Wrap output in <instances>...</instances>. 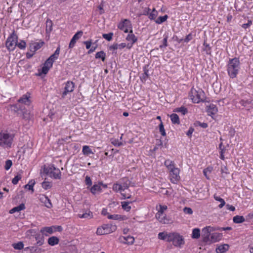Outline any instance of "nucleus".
I'll return each instance as SVG.
<instances>
[{
	"instance_id": "obj_1",
	"label": "nucleus",
	"mask_w": 253,
	"mask_h": 253,
	"mask_svg": "<svg viewBox=\"0 0 253 253\" xmlns=\"http://www.w3.org/2000/svg\"><path fill=\"white\" fill-rule=\"evenodd\" d=\"M227 72L230 78L237 77L241 68V63L238 58L230 59L227 64Z\"/></svg>"
},
{
	"instance_id": "obj_2",
	"label": "nucleus",
	"mask_w": 253,
	"mask_h": 253,
	"mask_svg": "<svg viewBox=\"0 0 253 253\" xmlns=\"http://www.w3.org/2000/svg\"><path fill=\"white\" fill-rule=\"evenodd\" d=\"M129 184L127 182L117 183L113 185V190L116 192H120L122 196V199H129L131 197L130 190L128 189Z\"/></svg>"
},
{
	"instance_id": "obj_3",
	"label": "nucleus",
	"mask_w": 253,
	"mask_h": 253,
	"mask_svg": "<svg viewBox=\"0 0 253 253\" xmlns=\"http://www.w3.org/2000/svg\"><path fill=\"white\" fill-rule=\"evenodd\" d=\"M14 134L3 130L0 132V146L4 148H10L13 143Z\"/></svg>"
},
{
	"instance_id": "obj_4",
	"label": "nucleus",
	"mask_w": 253,
	"mask_h": 253,
	"mask_svg": "<svg viewBox=\"0 0 253 253\" xmlns=\"http://www.w3.org/2000/svg\"><path fill=\"white\" fill-rule=\"evenodd\" d=\"M168 242L172 243L175 247L182 248L185 244V240L183 236L179 233L173 232L169 233L168 236Z\"/></svg>"
},
{
	"instance_id": "obj_5",
	"label": "nucleus",
	"mask_w": 253,
	"mask_h": 253,
	"mask_svg": "<svg viewBox=\"0 0 253 253\" xmlns=\"http://www.w3.org/2000/svg\"><path fill=\"white\" fill-rule=\"evenodd\" d=\"M43 170L47 175L52 178L55 179H60L61 178L62 175L60 170L56 168L53 165L45 167Z\"/></svg>"
},
{
	"instance_id": "obj_6",
	"label": "nucleus",
	"mask_w": 253,
	"mask_h": 253,
	"mask_svg": "<svg viewBox=\"0 0 253 253\" xmlns=\"http://www.w3.org/2000/svg\"><path fill=\"white\" fill-rule=\"evenodd\" d=\"M204 96V92L202 89H199L198 90H196L193 87L191 89L189 93V99L194 103H199L203 101Z\"/></svg>"
},
{
	"instance_id": "obj_7",
	"label": "nucleus",
	"mask_w": 253,
	"mask_h": 253,
	"mask_svg": "<svg viewBox=\"0 0 253 253\" xmlns=\"http://www.w3.org/2000/svg\"><path fill=\"white\" fill-rule=\"evenodd\" d=\"M116 230V225L111 224H104L97 228L96 233L97 235H103L113 233Z\"/></svg>"
},
{
	"instance_id": "obj_8",
	"label": "nucleus",
	"mask_w": 253,
	"mask_h": 253,
	"mask_svg": "<svg viewBox=\"0 0 253 253\" xmlns=\"http://www.w3.org/2000/svg\"><path fill=\"white\" fill-rule=\"evenodd\" d=\"M216 228L213 226H208L204 228L202 231V237L205 242L209 243L211 232L215 231Z\"/></svg>"
},
{
	"instance_id": "obj_9",
	"label": "nucleus",
	"mask_w": 253,
	"mask_h": 253,
	"mask_svg": "<svg viewBox=\"0 0 253 253\" xmlns=\"http://www.w3.org/2000/svg\"><path fill=\"white\" fill-rule=\"evenodd\" d=\"M17 36L14 34H12L7 38L5 45L8 50H13L17 45Z\"/></svg>"
},
{
	"instance_id": "obj_10",
	"label": "nucleus",
	"mask_w": 253,
	"mask_h": 253,
	"mask_svg": "<svg viewBox=\"0 0 253 253\" xmlns=\"http://www.w3.org/2000/svg\"><path fill=\"white\" fill-rule=\"evenodd\" d=\"M169 179L173 183H177L180 180V170L177 168H174L169 170Z\"/></svg>"
},
{
	"instance_id": "obj_11",
	"label": "nucleus",
	"mask_w": 253,
	"mask_h": 253,
	"mask_svg": "<svg viewBox=\"0 0 253 253\" xmlns=\"http://www.w3.org/2000/svg\"><path fill=\"white\" fill-rule=\"evenodd\" d=\"M118 28L125 33H128L132 30V25L130 21L127 19H125L118 24Z\"/></svg>"
},
{
	"instance_id": "obj_12",
	"label": "nucleus",
	"mask_w": 253,
	"mask_h": 253,
	"mask_svg": "<svg viewBox=\"0 0 253 253\" xmlns=\"http://www.w3.org/2000/svg\"><path fill=\"white\" fill-rule=\"evenodd\" d=\"M75 84L71 81H68L66 83L64 87V90L62 93V97H65L69 93L72 92L74 90Z\"/></svg>"
},
{
	"instance_id": "obj_13",
	"label": "nucleus",
	"mask_w": 253,
	"mask_h": 253,
	"mask_svg": "<svg viewBox=\"0 0 253 253\" xmlns=\"http://www.w3.org/2000/svg\"><path fill=\"white\" fill-rule=\"evenodd\" d=\"M128 34L126 37V40L129 42L127 44V48L128 49H130L133 44L137 42V37L133 34L132 30H131L128 32Z\"/></svg>"
},
{
	"instance_id": "obj_14",
	"label": "nucleus",
	"mask_w": 253,
	"mask_h": 253,
	"mask_svg": "<svg viewBox=\"0 0 253 253\" xmlns=\"http://www.w3.org/2000/svg\"><path fill=\"white\" fill-rule=\"evenodd\" d=\"M57 228L59 229L61 228V227L58 226L56 227L53 226L50 227H45L41 229V232L45 236H48V234H51L55 231Z\"/></svg>"
},
{
	"instance_id": "obj_15",
	"label": "nucleus",
	"mask_w": 253,
	"mask_h": 253,
	"mask_svg": "<svg viewBox=\"0 0 253 253\" xmlns=\"http://www.w3.org/2000/svg\"><path fill=\"white\" fill-rule=\"evenodd\" d=\"M83 35V32L82 31H78L77 32L72 38L69 47L70 48H73L76 43V42L80 39Z\"/></svg>"
},
{
	"instance_id": "obj_16",
	"label": "nucleus",
	"mask_w": 253,
	"mask_h": 253,
	"mask_svg": "<svg viewBox=\"0 0 253 253\" xmlns=\"http://www.w3.org/2000/svg\"><path fill=\"white\" fill-rule=\"evenodd\" d=\"M119 241L123 244L132 245L134 242V238L131 236L126 237L121 236L119 238Z\"/></svg>"
},
{
	"instance_id": "obj_17",
	"label": "nucleus",
	"mask_w": 253,
	"mask_h": 253,
	"mask_svg": "<svg viewBox=\"0 0 253 253\" xmlns=\"http://www.w3.org/2000/svg\"><path fill=\"white\" fill-rule=\"evenodd\" d=\"M156 218L160 223L163 224H169L172 222L171 219L167 216L165 213L157 216Z\"/></svg>"
},
{
	"instance_id": "obj_18",
	"label": "nucleus",
	"mask_w": 253,
	"mask_h": 253,
	"mask_svg": "<svg viewBox=\"0 0 253 253\" xmlns=\"http://www.w3.org/2000/svg\"><path fill=\"white\" fill-rule=\"evenodd\" d=\"M18 102L20 103L26 105H29L31 103L30 100V94L29 93H27L25 94L22 95V96L18 100Z\"/></svg>"
},
{
	"instance_id": "obj_19",
	"label": "nucleus",
	"mask_w": 253,
	"mask_h": 253,
	"mask_svg": "<svg viewBox=\"0 0 253 253\" xmlns=\"http://www.w3.org/2000/svg\"><path fill=\"white\" fill-rule=\"evenodd\" d=\"M44 44V42H34L33 43H31L30 45V50L32 52H35L38 49H39L40 48L42 47V46Z\"/></svg>"
},
{
	"instance_id": "obj_20",
	"label": "nucleus",
	"mask_w": 253,
	"mask_h": 253,
	"mask_svg": "<svg viewBox=\"0 0 253 253\" xmlns=\"http://www.w3.org/2000/svg\"><path fill=\"white\" fill-rule=\"evenodd\" d=\"M218 111V109L216 105L213 104H210L207 107V112L208 115L211 116L212 117L213 115H214Z\"/></svg>"
},
{
	"instance_id": "obj_21",
	"label": "nucleus",
	"mask_w": 253,
	"mask_h": 253,
	"mask_svg": "<svg viewBox=\"0 0 253 253\" xmlns=\"http://www.w3.org/2000/svg\"><path fill=\"white\" fill-rule=\"evenodd\" d=\"M90 191L91 193L93 195H95L98 193L101 192L102 189L101 187V182L95 183L92 187H90Z\"/></svg>"
},
{
	"instance_id": "obj_22",
	"label": "nucleus",
	"mask_w": 253,
	"mask_h": 253,
	"mask_svg": "<svg viewBox=\"0 0 253 253\" xmlns=\"http://www.w3.org/2000/svg\"><path fill=\"white\" fill-rule=\"evenodd\" d=\"M221 237L222 235L220 233L217 232H211V237L210 239V242H209V243L216 242L219 241L221 239Z\"/></svg>"
},
{
	"instance_id": "obj_23",
	"label": "nucleus",
	"mask_w": 253,
	"mask_h": 253,
	"mask_svg": "<svg viewBox=\"0 0 253 253\" xmlns=\"http://www.w3.org/2000/svg\"><path fill=\"white\" fill-rule=\"evenodd\" d=\"M82 153L85 156H89L90 154H94L93 152L91 149L90 147L88 145H84L83 147Z\"/></svg>"
},
{
	"instance_id": "obj_24",
	"label": "nucleus",
	"mask_w": 253,
	"mask_h": 253,
	"mask_svg": "<svg viewBox=\"0 0 253 253\" xmlns=\"http://www.w3.org/2000/svg\"><path fill=\"white\" fill-rule=\"evenodd\" d=\"M167 209L168 207L167 206L159 205L157 207L158 212L156 213L155 216L165 214L164 212L167 210Z\"/></svg>"
},
{
	"instance_id": "obj_25",
	"label": "nucleus",
	"mask_w": 253,
	"mask_h": 253,
	"mask_svg": "<svg viewBox=\"0 0 253 253\" xmlns=\"http://www.w3.org/2000/svg\"><path fill=\"white\" fill-rule=\"evenodd\" d=\"M78 217L80 218H88L90 219L93 217L92 212L89 211H86L84 213L78 214Z\"/></svg>"
},
{
	"instance_id": "obj_26",
	"label": "nucleus",
	"mask_w": 253,
	"mask_h": 253,
	"mask_svg": "<svg viewBox=\"0 0 253 253\" xmlns=\"http://www.w3.org/2000/svg\"><path fill=\"white\" fill-rule=\"evenodd\" d=\"M228 249L229 245L228 244L221 245L216 249V252L217 253H224Z\"/></svg>"
},
{
	"instance_id": "obj_27",
	"label": "nucleus",
	"mask_w": 253,
	"mask_h": 253,
	"mask_svg": "<svg viewBox=\"0 0 253 253\" xmlns=\"http://www.w3.org/2000/svg\"><path fill=\"white\" fill-rule=\"evenodd\" d=\"M25 209V206L24 204H21L18 206H17L16 207H14L11 209L9 212L10 214L14 213L15 212H19L22 210H23Z\"/></svg>"
},
{
	"instance_id": "obj_28",
	"label": "nucleus",
	"mask_w": 253,
	"mask_h": 253,
	"mask_svg": "<svg viewBox=\"0 0 253 253\" xmlns=\"http://www.w3.org/2000/svg\"><path fill=\"white\" fill-rule=\"evenodd\" d=\"M35 183H36V182H35V180L31 179L28 182V184H26L24 186V188L25 189H27L29 190H31L32 192L33 193L34 191V186Z\"/></svg>"
},
{
	"instance_id": "obj_29",
	"label": "nucleus",
	"mask_w": 253,
	"mask_h": 253,
	"mask_svg": "<svg viewBox=\"0 0 253 253\" xmlns=\"http://www.w3.org/2000/svg\"><path fill=\"white\" fill-rule=\"evenodd\" d=\"M132 202H128L126 201H123L121 202V206L122 207V209L126 211H130L131 208V206L129 205L130 203H131Z\"/></svg>"
},
{
	"instance_id": "obj_30",
	"label": "nucleus",
	"mask_w": 253,
	"mask_h": 253,
	"mask_svg": "<svg viewBox=\"0 0 253 253\" xmlns=\"http://www.w3.org/2000/svg\"><path fill=\"white\" fill-rule=\"evenodd\" d=\"M59 239L55 236H52L50 237L48 240V243L50 246H54L58 244L59 243Z\"/></svg>"
},
{
	"instance_id": "obj_31",
	"label": "nucleus",
	"mask_w": 253,
	"mask_h": 253,
	"mask_svg": "<svg viewBox=\"0 0 253 253\" xmlns=\"http://www.w3.org/2000/svg\"><path fill=\"white\" fill-rule=\"evenodd\" d=\"M171 121L173 124H179L180 123L178 116L176 114H172L169 116Z\"/></svg>"
},
{
	"instance_id": "obj_32",
	"label": "nucleus",
	"mask_w": 253,
	"mask_h": 253,
	"mask_svg": "<svg viewBox=\"0 0 253 253\" xmlns=\"http://www.w3.org/2000/svg\"><path fill=\"white\" fill-rule=\"evenodd\" d=\"M213 197L216 201H218L220 203V204L218 205V208L219 209L222 208L225 205V202L224 200V199H223L219 196H216V195H214Z\"/></svg>"
},
{
	"instance_id": "obj_33",
	"label": "nucleus",
	"mask_w": 253,
	"mask_h": 253,
	"mask_svg": "<svg viewBox=\"0 0 253 253\" xmlns=\"http://www.w3.org/2000/svg\"><path fill=\"white\" fill-rule=\"evenodd\" d=\"M233 221L235 223H241L245 221L243 216L236 215L233 218Z\"/></svg>"
},
{
	"instance_id": "obj_34",
	"label": "nucleus",
	"mask_w": 253,
	"mask_h": 253,
	"mask_svg": "<svg viewBox=\"0 0 253 253\" xmlns=\"http://www.w3.org/2000/svg\"><path fill=\"white\" fill-rule=\"evenodd\" d=\"M165 165L168 168L169 170L175 168L173 162L170 160H167L165 162Z\"/></svg>"
},
{
	"instance_id": "obj_35",
	"label": "nucleus",
	"mask_w": 253,
	"mask_h": 253,
	"mask_svg": "<svg viewBox=\"0 0 253 253\" xmlns=\"http://www.w3.org/2000/svg\"><path fill=\"white\" fill-rule=\"evenodd\" d=\"M192 238L198 239L200 237V230L199 228H194L192 230Z\"/></svg>"
},
{
	"instance_id": "obj_36",
	"label": "nucleus",
	"mask_w": 253,
	"mask_h": 253,
	"mask_svg": "<svg viewBox=\"0 0 253 253\" xmlns=\"http://www.w3.org/2000/svg\"><path fill=\"white\" fill-rule=\"evenodd\" d=\"M169 233L160 232L158 234V238L160 240H165L168 242V236Z\"/></svg>"
},
{
	"instance_id": "obj_37",
	"label": "nucleus",
	"mask_w": 253,
	"mask_h": 253,
	"mask_svg": "<svg viewBox=\"0 0 253 253\" xmlns=\"http://www.w3.org/2000/svg\"><path fill=\"white\" fill-rule=\"evenodd\" d=\"M12 247L16 250H21L24 248V244L22 242H19L12 244Z\"/></svg>"
},
{
	"instance_id": "obj_38",
	"label": "nucleus",
	"mask_w": 253,
	"mask_h": 253,
	"mask_svg": "<svg viewBox=\"0 0 253 253\" xmlns=\"http://www.w3.org/2000/svg\"><path fill=\"white\" fill-rule=\"evenodd\" d=\"M158 15V12L155 8H153V10L150 12L149 14V18L151 20H156V17Z\"/></svg>"
},
{
	"instance_id": "obj_39",
	"label": "nucleus",
	"mask_w": 253,
	"mask_h": 253,
	"mask_svg": "<svg viewBox=\"0 0 253 253\" xmlns=\"http://www.w3.org/2000/svg\"><path fill=\"white\" fill-rule=\"evenodd\" d=\"M52 30V23L51 20H47L46 22V32L50 33Z\"/></svg>"
},
{
	"instance_id": "obj_40",
	"label": "nucleus",
	"mask_w": 253,
	"mask_h": 253,
	"mask_svg": "<svg viewBox=\"0 0 253 253\" xmlns=\"http://www.w3.org/2000/svg\"><path fill=\"white\" fill-rule=\"evenodd\" d=\"M168 18V16L167 15H165L163 16H160L158 18L155 20V22L158 24H161L166 21Z\"/></svg>"
},
{
	"instance_id": "obj_41",
	"label": "nucleus",
	"mask_w": 253,
	"mask_h": 253,
	"mask_svg": "<svg viewBox=\"0 0 253 253\" xmlns=\"http://www.w3.org/2000/svg\"><path fill=\"white\" fill-rule=\"evenodd\" d=\"M106 54L105 52L101 51L100 52H98L95 54V58L97 59H101L103 61H104L105 59Z\"/></svg>"
},
{
	"instance_id": "obj_42",
	"label": "nucleus",
	"mask_w": 253,
	"mask_h": 253,
	"mask_svg": "<svg viewBox=\"0 0 253 253\" xmlns=\"http://www.w3.org/2000/svg\"><path fill=\"white\" fill-rule=\"evenodd\" d=\"M42 186L44 189L47 190L51 188L52 183L49 181H44L42 183Z\"/></svg>"
},
{
	"instance_id": "obj_43",
	"label": "nucleus",
	"mask_w": 253,
	"mask_h": 253,
	"mask_svg": "<svg viewBox=\"0 0 253 253\" xmlns=\"http://www.w3.org/2000/svg\"><path fill=\"white\" fill-rule=\"evenodd\" d=\"M22 176L20 174H17L12 180V183L14 184H17L18 181L21 179Z\"/></svg>"
},
{
	"instance_id": "obj_44",
	"label": "nucleus",
	"mask_w": 253,
	"mask_h": 253,
	"mask_svg": "<svg viewBox=\"0 0 253 253\" xmlns=\"http://www.w3.org/2000/svg\"><path fill=\"white\" fill-rule=\"evenodd\" d=\"M175 112H180L183 115H185L187 113V109L184 107H180L179 108H176Z\"/></svg>"
},
{
	"instance_id": "obj_45",
	"label": "nucleus",
	"mask_w": 253,
	"mask_h": 253,
	"mask_svg": "<svg viewBox=\"0 0 253 253\" xmlns=\"http://www.w3.org/2000/svg\"><path fill=\"white\" fill-rule=\"evenodd\" d=\"M42 203H43L47 208L50 209L52 207L51 201L48 199V197L46 198V200H44V202H43Z\"/></svg>"
},
{
	"instance_id": "obj_46",
	"label": "nucleus",
	"mask_w": 253,
	"mask_h": 253,
	"mask_svg": "<svg viewBox=\"0 0 253 253\" xmlns=\"http://www.w3.org/2000/svg\"><path fill=\"white\" fill-rule=\"evenodd\" d=\"M19 48L24 49L25 48L26 46V42L24 41H20L19 42H17V45Z\"/></svg>"
},
{
	"instance_id": "obj_47",
	"label": "nucleus",
	"mask_w": 253,
	"mask_h": 253,
	"mask_svg": "<svg viewBox=\"0 0 253 253\" xmlns=\"http://www.w3.org/2000/svg\"><path fill=\"white\" fill-rule=\"evenodd\" d=\"M113 35V34L112 33H110L108 34H103L102 35V37L104 39H106L108 41H110L112 39Z\"/></svg>"
},
{
	"instance_id": "obj_48",
	"label": "nucleus",
	"mask_w": 253,
	"mask_h": 253,
	"mask_svg": "<svg viewBox=\"0 0 253 253\" xmlns=\"http://www.w3.org/2000/svg\"><path fill=\"white\" fill-rule=\"evenodd\" d=\"M105 6V2L103 0L101 1L100 4L98 6V9L99 10V13L100 14L104 12V7Z\"/></svg>"
},
{
	"instance_id": "obj_49",
	"label": "nucleus",
	"mask_w": 253,
	"mask_h": 253,
	"mask_svg": "<svg viewBox=\"0 0 253 253\" xmlns=\"http://www.w3.org/2000/svg\"><path fill=\"white\" fill-rule=\"evenodd\" d=\"M12 165V161L10 160H8L6 161L5 166H4V169L5 170H8L10 169Z\"/></svg>"
},
{
	"instance_id": "obj_50",
	"label": "nucleus",
	"mask_w": 253,
	"mask_h": 253,
	"mask_svg": "<svg viewBox=\"0 0 253 253\" xmlns=\"http://www.w3.org/2000/svg\"><path fill=\"white\" fill-rule=\"evenodd\" d=\"M159 130L161 133V134L165 136L166 135V133L164 128V125L163 124V123L161 122L160 124L159 125Z\"/></svg>"
},
{
	"instance_id": "obj_51",
	"label": "nucleus",
	"mask_w": 253,
	"mask_h": 253,
	"mask_svg": "<svg viewBox=\"0 0 253 253\" xmlns=\"http://www.w3.org/2000/svg\"><path fill=\"white\" fill-rule=\"evenodd\" d=\"M212 170V167H208L205 169L203 170V173L204 175L207 177V179H209V177L208 176V174L210 173Z\"/></svg>"
},
{
	"instance_id": "obj_52",
	"label": "nucleus",
	"mask_w": 253,
	"mask_h": 253,
	"mask_svg": "<svg viewBox=\"0 0 253 253\" xmlns=\"http://www.w3.org/2000/svg\"><path fill=\"white\" fill-rule=\"evenodd\" d=\"M251 102V101L249 100L242 99L240 101V103L244 107H248Z\"/></svg>"
},
{
	"instance_id": "obj_53",
	"label": "nucleus",
	"mask_w": 253,
	"mask_h": 253,
	"mask_svg": "<svg viewBox=\"0 0 253 253\" xmlns=\"http://www.w3.org/2000/svg\"><path fill=\"white\" fill-rule=\"evenodd\" d=\"M85 184L87 186H88V187L91 186V185H92V180H91L90 177L89 176L86 175L85 176Z\"/></svg>"
},
{
	"instance_id": "obj_54",
	"label": "nucleus",
	"mask_w": 253,
	"mask_h": 253,
	"mask_svg": "<svg viewBox=\"0 0 253 253\" xmlns=\"http://www.w3.org/2000/svg\"><path fill=\"white\" fill-rule=\"evenodd\" d=\"M119 217H120V214H108L107 217L110 219L113 220H119Z\"/></svg>"
},
{
	"instance_id": "obj_55",
	"label": "nucleus",
	"mask_w": 253,
	"mask_h": 253,
	"mask_svg": "<svg viewBox=\"0 0 253 253\" xmlns=\"http://www.w3.org/2000/svg\"><path fill=\"white\" fill-rule=\"evenodd\" d=\"M183 211L185 213L188 214H192L193 213V211L190 208L185 207L183 209Z\"/></svg>"
},
{
	"instance_id": "obj_56",
	"label": "nucleus",
	"mask_w": 253,
	"mask_h": 253,
	"mask_svg": "<svg viewBox=\"0 0 253 253\" xmlns=\"http://www.w3.org/2000/svg\"><path fill=\"white\" fill-rule=\"evenodd\" d=\"M58 56L55 55L53 53L47 59V60L53 63V62L58 58Z\"/></svg>"
},
{
	"instance_id": "obj_57",
	"label": "nucleus",
	"mask_w": 253,
	"mask_h": 253,
	"mask_svg": "<svg viewBox=\"0 0 253 253\" xmlns=\"http://www.w3.org/2000/svg\"><path fill=\"white\" fill-rule=\"evenodd\" d=\"M49 69H50L49 68H48L44 64H43V66L42 69V73L43 74H46L48 73Z\"/></svg>"
},
{
	"instance_id": "obj_58",
	"label": "nucleus",
	"mask_w": 253,
	"mask_h": 253,
	"mask_svg": "<svg viewBox=\"0 0 253 253\" xmlns=\"http://www.w3.org/2000/svg\"><path fill=\"white\" fill-rule=\"evenodd\" d=\"M197 126H200L203 128H207L208 127V125L205 123H201L200 122H197L196 123Z\"/></svg>"
},
{
	"instance_id": "obj_59",
	"label": "nucleus",
	"mask_w": 253,
	"mask_h": 253,
	"mask_svg": "<svg viewBox=\"0 0 253 253\" xmlns=\"http://www.w3.org/2000/svg\"><path fill=\"white\" fill-rule=\"evenodd\" d=\"M84 43L85 45L86 49H89L91 45V41H87L84 42Z\"/></svg>"
},
{
	"instance_id": "obj_60",
	"label": "nucleus",
	"mask_w": 253,
	"mask_h": 253,
	"mask_svg": "<svg viewBox=\"0 0 253 253\" xmlns=\"http://www.w3.org/2000/svg\"><path fill=\"white\" fill-rule=\"evenodd\" d=\"M47 198V197L44 194L40 195L39 197L40 201L42 203L44 202V200H46Z\"/></svg>"
},
{
	"instance_id": "obj_61",
	"label": "nucleus",
	"mask_w": 253,
	"mask_h": 253,
	"mask_svg": "<svg viewBox=\"0 0 253 253\" xmlns=\"http://www.w3.org/2000/svg\"><path fill=\"white\" fill-rule=\"evenodd\" d=\"M44 64L47 66L48 68H49V69H50L52 66V65H53V63H52L51 61H49L48 60H46L45 62V63H44Z\"/></svg>"
},
{
	"instance_id": "obj_62",
	"label": "nucleus",
	"mask_w": 253,
	"mask_h": 253,
	"mask_svg": "<svg viewBox=\"0 0 253 253\" xmlns=\"http://www.w3.org/2000/svg\"><path fill=\"white\" fill-rule=\"evenodd\" d=\"M252 24V21L249 20L247 23L244 24L242 25V27L244 29L249 28Z\"/></svg>"
},
{
	"instance_id": "obj_63",
	"label": "nucleus",
	"mask_w": 253,
	"mask_h": 253,
	"mask_svg": "<svg viewBox=\"0 0 253 253\" xmlns=\"http://www.w3.org/2000/svg\"><path fill=\"white\" fill-rule=\"evenodd\" d=\"M192 38V35L191 34H189L188 35L186 38L184 39V42H189Z\"/></svg>"
},
{
	"instance_id": "obj_64",
	"label": "nucleus",
	"mask_w": 253,
	"mask_h": 253,
	"mask_svg": "<svg viewBox=\"0 0 253 253\" xmlns=\"http://www.w3.org/2000/svg\"><path fill=\"white\" fill-rule=\"evenodd\" d=\"M194 131V129L192 127H190L186 132V135L189 137H190Z\"/></svg>"
}]
</instances>
